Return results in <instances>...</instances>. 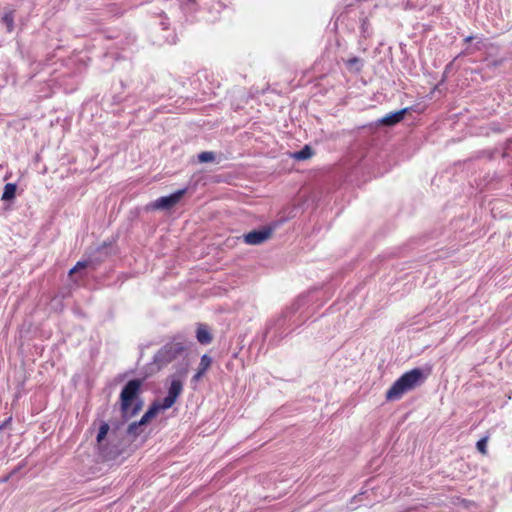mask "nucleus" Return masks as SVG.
Returning <instances> with one entry per match:
<instances>
[{"label":"nucleus","instance_id":"1","mask_svg":"<svg viewBox=\"0 0 512 512\" xmlns=\"http://www.w3.org/2000/svg\"><path fill=\"white\" fill-rule=\"evenodd\" d=\"M141 379H131L123 387L120 396V410L122 416L133 417V415L139 413L142 408V401L139 399L141 386Z\"/></svg>","mask_w":512,"mask_h":512},{"label":"nucleus","instance_id":"2","mask_svg":"<svg viewBox=\"0 0 512 512\" xmlns=\"http://www.w3.org/2000/svg\"><path fill=\"white\" fill-rule=\"evenodd\" d=\"M425 379L421 368H413L404 372L386 392V399L389 401L399 400L407 391L415 389Z\"/></svg>","mask_w":512,"mask_h":512},{"label":"nucleus","instance_id":"3","mask_svg":"<svg viewBox=\"0 0 512 512\" xmlns=\"http://www.w3.org/2000/svg\"><path fill=\"white\" fill-rule=\"evenodd\" d=\"M185 350L184 344L181 342L166 343L161 349L157 350L153 362L158 368H163L168 363L173 362Z\"/></svg>","mask_w":512,"mask_h":512},{"label":"nucleus","instance_id":"4","mask_svg":"<svg viewBox=\"0 0 512 512\" xmlns=\"http://www.w3.org/2000/svg\"><path fill=\"white\" fill-rule=\"evenodd\" d=\"M184 384L180 378L172 377L170 386L167 390V395L160 401L163 411L165 409L173 407L176 404L178 398L182 394Z\"/></svg>","mask_w":512,"mask_h":512},{"label":"nucleus","instance_id":"5","mask_svg":"<svg viewBox=\"0 0 512 512\" xmlns=\"http://www.w3.org/2000/svg\"><path fill=\"white\" fill-rule=\"evenodd\" d=\"M187 189H179L176 190L175 193L167 195L166 197L158 198L153 201L152 204L148 206L149 209L152 210H169L172 209L173 206L177 205L181 198L186 194Z\"/></svg>","mask_w":512,"mask_h":512},{"label":"nucleus","instance_id":"6","mask_svg":"<svg viewBox=\"0 0 512 512\" xmlns=\"http://www.w3.org/2000/svg\"><path fill=\"white\" fill-rule=\"evenodd\" d=\"M272 236L271 228H263L260 230H252L244 235V241L248 245H259L270 239Z\"/></svg>","mask_w":512,"mask_h":512},{"label":"nucleus","instance_id":"7","mask_svg":"<svg viewBox=\"0 0 512 512\" xmlns=\"http://www.w3.org/2000/svg\"><path fill=\"white\" fill-rule=\"evenodd\" d=\"M407 108L400 109L398 112L387 114L384 118L380 119V124L391 126L400 123L405 118Z\"/></svg>","mask_w":512,"mask_h":512},{"label":"nucleus","instance_id":"8","mask_svg":"<svg viewBox=\"0 0 512 512\" xmlns=\"http://www.w3.org/2000/svg\"><path fill=\"white\" fill-rule=\"evenodd\" d=\"M163 411L162 405L160 401H154L151 407L148 409V411L145 412V414L142 416V418L139 421V424H147L157 416L158 412Z\"/></svg>","mask_w":512,"mask_h":512},{"label":"nucleus","instance_id":"9","mask_svg":"<svg viewBox=\"0 0 512 512\" xmlns=\"http://www.w3.org/2000/svg\"><path fill=\"white\" fill-rule=\"evenodd\" d=\"M211 363H212L211 356H209L207 354H204V355L201 356L200 366L198 367L197 372H196V374L193 377V380H195V382H197V380H200L201 377L204 376L206 371L209 370V368L211 366Z\"/></svg>","mask_w":512,"mask_h":512},{"label":"nucleus","instance_id":"10","mask_svg":"<svg viewBox=\"0 0 512 512\" xmlns=\"http://www.w3.org/2000/svg\"><path fill=\"white\" fill-rule=\"evenodd\" d=\"M196 338L201 344H209L212 342L213 336L207 326L200 324L196 329Z\"/></svg>","mask_w":512,"mask_h":512},{"label":"nucleus","instance_id":"11","mask_svg":"<svg viewBox=\"0 0 512 512\" xmlns=\"http://www.w3.org/2000/svg\"><path fill=\"white\" fill-rule=\"evenodd\" d=\"M16 184L15 183H6L4 186V191L1 196L2 200H12L15 197L16 194Z\"/></svg>","mask_w":512,"mask_h":512},{"label":"nucleus","instance_id":"12","mask_svg":"<svg viewBox=\"0 0 512 512\" xmlns=\"http://www.w3.org/2000/svg\"><path fill=\"white\" fill-rule=\"evenodd\" d=\"M1 20L5 24V26L7 28V31L8 32H12L13 29L15 28V15H14V11H8L7 13H5L2 16Z\"/></svg>","mask_w":512,"mask_h":512},{"label":"nucleus","instance_id":"13","mask_svg":"<svg viewBox=\"0 0 512 512\" xmlns=\"http://www.w3.org/2000/svg\"><path fill=\"white\" fill-rule=\"evenodd\" d=\"M314 154L313 149L310 146H304L299 152L294 153V159L305 160L312 157Z\"/></svg>","mask_w":512,"mask_h":512},{"label":"nucleus","instance_id":"14","mask_svg":"<svg viewBox=\"0 0 512 512\" xmlns=\"http://www.w3.org/2000/svg\"><path fill=\"white\" fill-rule=\"evenodd\" d=\"M110 430V425L106 422H103L102 425L99 428L96 440L97 442L101 443V441L105 440L106 435L108 434Z\"/></svg>","mask_w":512,"mask_h":512},{"label":"nucleus","instance_id":"15","mask_svg":"<svg viewBox=\"0 0 512 512\" xmlns=\"http://www.w3.org/2000/svg\"><path fill=\"white\" fill-rule=\"evenodd\" d=\"M488 440H489V436H484L482 439H480L479 441L476 442V448L483 455H486L488 453V451H487Z\"/></svg>","mask_w":512,"mask_h":512},{"label":"nucleus","instance_id":"16","mask_svg":"<svg viewBox=\"0 0 512 512\" xmlns=\"http://www.w3.org/2000/svg\"><path fill=\"white\" fill-rule=\"evenodd\" d=\"M200 163H209V161L215 160V154L213 152H202L198 155Z\"/></svg>","mask_w":512,"mask_h":512},{"label":"nucleus","instance_id":"17","mask_svg":"<svg viewBox=\"0 0 512 512\" xmlns=\"http://www.w3.org/2000/svg\"><path fill=\"white\" fill-rule=\"evenodd\" d=\"M142 424H139V422H134L128 425V434H138V428Z\"/></svg>","mask_w":512,"mask_h":512},{"label":"nucleus","instance_id":"18","mask_svg":"<svg viewBox=\"0 0 512 512\" xmlns=\"http://www.w3.org/2000/svg\"><path fill=\"white\" fill-rule=\"evenodd\" d=\"M87 267V262H77L75 267H73L71 270H70V274H73L75 273V271H77L78 269H82V268H86Z\"/></svg>","mask_w":512,"mask_h":512},{"label":"nucleus","instance_id":"19","mask_svg":"<svg viewBox=\"0 0 512 512\" xmlns=\"http://www.w3.org/2000/svg\"><path fill=\"white\" fill-rule=\"evenodd\" d=\"M360 62V59L358 57H351L349 60H347V66L353 67L354 64H357Z\"/></svg>","mask_w":512,"mask_h":512},{"label":"nucleus","instance_id":"20","mask_svg":"<svg viewBox=\"0 0 512 512\" xmlns=\"http://www.w3.org/2000/svg\"><path fill=\"white\" fill-rule=\"evenodd\" d=\"M10 476H11V475H7V476H5V478L0 479V482H6V481H8V480L10 479Z\"/></svg>","mask_w":512,"mask_h":512},{"label":"nucleus","instance_id":"21","mask_svg":"<svg viewBox=\"0 0 512 512\" xmlns=\"http://www.w3.org/2000/svg\"><path fill=\"white\" fill-rule=\"evenodd\" d=\"M472 39H473V37H471V36L466 37V38H465V42H466V43H469V41H471Z\"/></svg>","mask_w":512,"mask_h":512}]
</instances>
